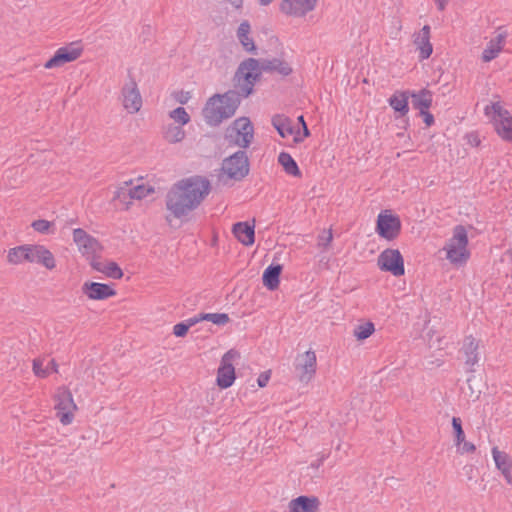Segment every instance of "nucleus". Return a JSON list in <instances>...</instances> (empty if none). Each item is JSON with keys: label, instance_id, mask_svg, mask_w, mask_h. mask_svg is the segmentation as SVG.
Listing matches in <instances>:
<instances>
[{"label": "nucleus", "instance_id": "9d476101", "mask_svg": "<svg viewBox=\"0 0 512 512\" xmlns=\"http://www.w3.org/2000/svg\"><path fill=\"white\" fill-rule=\"evenodd\" d=\"M377 266L383 272H389L395 277L405 274L404 258L398 249L387 248L377 259Z\"/></svg>", "mask_w": 512, "mask_h": 512}, {"label": "nucleus", "instance_id": "c85d7f7f", "mask_svg": "<svg viewBox=\"0 0 512 512\" xmlns=\"http://www.w3.org/2000/svg\"><path fill=\"white\" fill-rule=\"evenodd\" d=\"M278 163L282 166L283 170L291 176L301 177L302 172L294 160V158L287 152H281L278 155Z\"/></svg>", "mask_w": 512, "mask_h": 512}, {"label": "nucleus", "instance_id": "cd10ccee", "mask_svg": "<svg viewBox=\"0 0 512 512\" xmlns=\"http://www.w3.org/2000/svg\"><path fill=\"white\" fill-rule=\"evenodd\" d=\"M250 30V23L247 20H244L240 23L237 29V37L245 51L256 55L257 47L254 43V40L251 37H249Z\"/></svg>", "mask_w": 512, "mask_h": 512}, {"label": "nucleus", "instance_id": "09e8293b", "mask_svg": "<svg viewBox=\"0 0 512 512\" xmlns=\"http://www.w3.org/2000/svg\"><path fill=\"white\" fill-rule=\"evenodd\" d=\"M190 98H191L190 92L181 90V91H178L175 93L176 101L182 105L186 104Z\"/></svg>", "mask_w": 512, "mask_h": 512}, {"label": "nucleus", "instance_id": "423d86ee", "mask_svg": "<svg viewBox=\"0 0 512 512\" xmlns=\"http://www.w3.org/2000/svg\"><path fill=\"white\" fill-rule=\"evenodd\" d=\"M225 139L229 146H238L247 149L254 139V127L248 117L242 116L235 119L225 131Z\"/></svg>", "mask_w": 512, "mask_h": 512}, {"label": "nucleus", "instance_id": "4c0bfd02", "mask_svg": "<svg viewBox=\"0 0 512 512\" xmlns=\"http://www.w3.org/2000/svg\"><path fill=\"white\" fill-rule=\"evenodd\" d=\"M196 324V320L189 318L186 321H181L174 325L173 327V334L176 337L183 338L187 335L190 327L194 326Z\"/></svg>", "mask_w": 512, "mask_h": 512}, {"label": "nucleus", "instance_id": "4d7b16f0", "mask_svg": "<svg viewBox=\"0 0 512 512\" xmlns=\"http://www.w3.org/2000/svg\"><path fill=\"white\" fill-rule=\"evenodd\" d=\"M233 7L239 9L243 5V0H227Z\"/></svg>", "mask_w": 512, "mask_h": 512}, {"label": "nucleus", "instance_id": "9b49d317", "mask_svg": "<svg viewBox=\"0 0 512 512\" xmlns=\"http://www.w3.org/2000/svg\"><path fill=\"white\" fill-rule=\"evenodd\" d=\"M83 53V47L80 42H71L58 48L52 57L45 63L44 68L53 69L77 60Z\"/></svg>", "mask_w": 512, "mask_h": 512}, {"label": "nucleus", "instance_id": "6ab92c4d", "mask_svg": "<svg viewBox=\"0 0 512 512\" xmlns=\"http://www.w3.org/2000/svg\"><path fill=\"white\" fill-rule=\"evenodd\" d=\"M410 90H396L388 99L390 107L395 113V118H403L409 112Z\"/></svg>", "mask_w": 512, "mask_h": 512}, {"label": "nucleus", "instance_id": "e2e57ef3", "mask_svg": "<svg viewBox=\"0 0 512 512\" xmlns=\"http://www.w3.org/2000/svg\"><path fill=\"white\" fill-rule=\"evenodd\" d=\"M397 136H398V137H403V136H404V134H403V133H397Z\"/></svg>", "mask_w": 512, "mask_h": 512}, {"label": "nucleus", "instance_id": "5701e85b", "mask_svg": "<svg viewBox=\"0 0 512 512\" xmlns=\"http://www.w3.org/2000/svg\"><path fill=\"white\" fill-rule=\"evenodd\" d=\"M235 238L245 246H251L255 242V225L248 221L236 222L232 226Z\"/></svg>", "mask_w": 512, "mask_h": 512}, {"label": "nucleus", "instance_id": "79ce46f5", "mask_svg": "<svg viewBox=\"0 0 512 512\" xmlns=\"http://www.w3.org/2000/svg\"><path fill=\"white\" fill-rule=\"evenodd\" d=\"M332 240H333L332 230L331 229L323 230L318 235V246L323 247V248H327V247H329V245L332 242Z\"/></svg>", "mask_w": 512, "mask_h": 512}, {"label": "nucleus", "instance_id": "ea45409f", "mask_svg": "<svg viewBox=\"0 0 512 512\" xmlns=\"http://www.w3.org/2000/svg\"><path fill=\"white\" fill-rule=\"evenodd\" d=\"M132 196L131 198L141 200L148 195L154 193V188L151 186H146L144 184H140L131 188Z\"/></svg>", "mask_w": 512, "mask_h": 512}, {"label": "nucleus", "instance_id": "f3484780", "mask_svg": "<svg viewBox=\"0 0 512 512\" xmlns=\"http://www.w3.org/2000/svg\"><path fill=\"white\" fill-rule=\"evenodd\" d=\"M213 103L214 104H210L209 98L205 107L203 108L202 114L205 122L209 126L216 127L220 125L223 120L232 117V115L227 112V109L222 102Z\"/></svg>", "mask_w": 512, "mask_h": 512}, {"label": "nucleus", "instance_id": "58836bf2", "mask_svg": "<svg viewBox=\"0 0 512 512\" xmlns=\"http://www.w3.org/2000/svg\"><path fill=\"white\" fill-rule=\"evenodd\" d=\"M169 116L175 122H178L181 126L188 124L191 119L190 115L183 107H177L173 109L172 111H170Z\"/></svg>", "mask_w": 512, "mask_h": 512}, {"label": "nucleus", "instance_id": "b1692460", "mask_svg": "<svg viewBox=\"0 0 512 512\" xmlns=\"http://www.w3.org/2000/svg\"><path fill=\"white\" fill-rule=\"evenodd\" d=\"M283 271V265L274 261L264 270L262 274V283L269 291H275L279 288L280 277Z\"/></svg>", "mask_w": 512, "mask_h": 512}, {"label": "nucleus", "instance_id": "a878e982", "mask_svg": "<svg viewBox=\"0 0 512 512\" xmlns=\"http://www.w3.org/2000/svg\"><path fill=\"white\" fill-rule=\"evenodd\" d=\"M507 37V32L499 33L495 38H492L487 47L483 50L481 59L483 62H490L495 59L503 49V44Z\"/></svg>", "mask_w": 512, "mask_h": 512}, {"label": "nucleus", "instance_id": "393cba45", "mask_svg": "<svg viewBox=\"0 0 512 512\" xmlns=\"http://www.w3.org/2000/svg\"><path fill=\"white\" fill-rule=\"evenodd\" d=\"M412 107L419 112L429 110L432 106L433 93L427 88H422L419 91L410 90Z\"/></svg>", "mask_w": 512, "mask_h": 512}, {"label": "nucleus", "instance_id": "f03ea898", "mask_svg": "<svg viewBox=\"0 0 512 512\" xmlns=\"http://www.w3.org/2000/svg\"><path fill=\"white\" fill-rule=\"evenodd\" d=\"M246 71V82L249 84L245 92L247 94L254 93L255 84L261 79L262 72H277L283 77L289 76L293 69L288 62L283 59L273 58L269 59H256L247 58L239 64V74Z\"/></svg>", "mask_w": 512, "mask_h": 512}, {"label": "nucleus", "instance_id": "0eeeda50", "mask_svg": "<svg viewBox=\"0 0 512 512\" xmlns=\"http://www.w3.org/2000/svg\"><path fill=\"white\" fill-rule=\"evenodd\" d=\"M245 76L246 71H242V73L239 74L238 67L234 75V81L236 82L235 87H237L238 90H228L224 94H214L210 97V104H214L213 102H222L227 112L233 116L241 103V98H248L251 95L245 92L247 86H249Z\"/></svg>", "mask_w": 512, "mask_h": 512}, {"label": "nucleus", "instance_id": "e433bc0d", "mask_svg": "<svg viewBox=\"0 0 512 512\" xmlns=\"http://www.w3.org/2000/svg\"><path fill=\"white\" fill-rule=\"evenodd\" d=\"M102 273L105 274L107 277L116 280L121 279L124 275L121 267L114 261H109L105 265L104 270H102Z\"/></svg>", "mask_w": 512, "mask_h": 512}, {"label": "nucleus", "instance_id": "864d4df0", "mask_svg": "<svg viewBox=\"0 0 512 512\" xmlns=\"http://www.w3.org/2000/svg\"><path fill=\"white\" fill-rule=\"evenodd\" d=\"M45 369L50 372H58V364L54 359H51Z\"/></svg>", "mask_w": 512, "mask_h": 512}, {"label": "nucleus", "instance_id": "37998d69", "mask_svg": "<svg viewBox=\"0 0 512 512\" xmlns=\"http://www.w3.org/2000/svg\"><path fill=\"white\" fill-rule=\"evenodd\" d=\"M33 372L40 378H45L49 375L48 369L43 368V362L40 359L33 360Z\"/></svg>", "mask_w": 512, "mask_h": 512}, {"label": "nucleus", "instance_id": "f704fd0d", "mask_svg": "<svg viewBox=\"0 0 512 512\" xmlns=\"http://www.w3.org/2000/svg\"><path fill=\"white\" fill-rule=\"evenodd\" d=\"M31 227L38 233L49 235L54 234V222L45 219L34 220L31 223Z\"/></svg>", "mask_w": 512, "mask_h": 512}, {"label": "nucleus", "instance_id": "6e6552de", "mask_svg": "<svg viewBox=\"0 0 512 512\" xmlns=\"http://www.w3.org/2000/svg\"><path fill=\"white\" fill-rule=\"evenodd\" d=\"M402 230L400 217L391 210L381 211L376 219L375 231L377 235L386 241L397 239Z\"/></svg>", "mask_w": 512, "mask_h": 512}, {"label": "nucleus", "instance_id": "8fccbe9b", "mask_svg": "<svg viewBox=\"0 0 512 512\" xmlns=\"http://www.w3.org/2000/svg\"><path fill=\"white\" fill-rule=\"evenodd\" d=\"M270 377H271V371L270 370L262 372L259 375V377L257 378L258 386L261 387V388L265 387L268 384V381H269Z\"/></svg>", "mask_w": 512, "mask_h": 512}, {"label": "nucleus", "instance_id": "c9c22d12", "mask_svg": "<svg viewBox=\"0 0 512 512\" xmlns=\"http://www.w3.org/2000/svg\"><path fill=\"white\" fill-rule=\"evenodd\" d=\"M452 428L454 435V442L457 447H459L465 439V432L462 427V420L459 417H452Z\"/></svg>", "mask_w": 512, "mask_h": 512}, {"label": "nucleus", "instance_id": "680f3d73", "mask_svg": "<svg viewBox=\"0 0 512 512\" xmlns=\"http://www.w3.org/2000/svg\"><path fill=\"white\" fill-rule=\"evenodd\" d=\"M298 120H299V122H301V123L303 124V121H305V120H304V116H303V115H300V116L298 117Z\"/></svg>", "mask_w": 512, "mask_h": 512}, {"label": "nucleus", "instance_id": "7c9ffc66", "mask_svg": "<svg viewBox=\"0 0 512 512\" xmlns=\"http://www.w3.org/2000/svg\"><path fill=\"white\" fill-rule=\"evenodd\" d=\"M185 135L186 133L181 125L168 124L163 131L164 139L171 144L181 142Z\"/></svg>", "mask_w": 512, "mask_h": 512}, {"label": "nucleus", "instance_id": "c756f323", "mask_svg": "<svg viewBox=\"0 0 512 512\" xmlns=\"http://www.w3.org/2000/svg\"><path fill=\"white\" fill-rule=\"evenodd\" d=\"M478 343L476 340L472 337H466L463 345V352L466 356L465 363L469 366H473L475 363L478 362Z\"/></svg>", "mask_w": 512, "mask_h": 512}, {"label": "nucleus", "instance_id": "ddd939ff", "mask_svg": "<svg viewBox=\"0 0 512 512\" xmlns=\"http://www.w3.org/2000/svg\"><path fill=\"white\" fill-rule=\"evenodd\" d=\"M129 81L122 88L123 106L130 113H136L142 106V98L137 83L128 71Z\"/></svg>", "mask_w": 512, "mask_h": 512}, {"label": "nucleus", "instance_id": "dca6fc26", "mask_svg": "<svg viewBox=\"0 0 512 512\" xmlns=\"http://www.w3.org/2000/svg\"><path fill=\"white\" fill-rule=\"evenodd\" d=\"M114 284H105L94 281H86L82 287V293L90 300H106L117 294Z\"/></svg>", "mask_w": 512, "mask_h": 512}, {"label": "nucleus", "instance_id": "2eb2a0df", "mask_svg": "<svg viewBox=\"0 0 512 512\" xmlns=\"http://www.w3.org/2000/svg\"><path fill=\"white\" fill-rule=\"evenodd\" d=\"M73 241L78 246L82 255L86 256L87 259L90 258L91 254H97V252L103 249L101 243L82 228L73 230Z\"/></svg>", "mask_w": 512, "mask_h": 512}, {"label": "nucleus", "instance_id": "473e14b6", "mask_svg": "<svg viewBox=\"0 0 512 512\" xmlns=\"http://www.w3.org/2000/svg\"><path fill=\"white\" fill-rule=\"evenodd\" d=\"M125 186L120 187L114 194L113 200H119L120 202L126 205V209L129 208V205L132 204L131 198L132 192L130 185L132 184V180L124 182Z\"/></svg>", "mask_w": 512, "mask_h": 512}, {"label": "nucleus", "instance_id": "49530a36", "mask_svg": "<svg viewBox=\"0 0 512 512\" xmlns=\"http://www.w3.org/2000/svg\"><path fill=\"white\" fill-rule=\"evenodd\" d=\"M419 116L422 117L423 122L427 127H430L435 123V118L429 110L419 112Z\"/></svg>", "mask_w": 512, "mask_h": 512}, {"label": "nucleus", "instance_id": "7ed1b4c3", "mask_svg": "<svg viewBox=\"0 0 512 512\" xmlns=\"http://www.w3.org/2000/svg\"><path fill=\"white\" fill-rule=\"evenodd\" d=\"M7 261L10 264L18 265L23 262L36 263L48 270L56 267V260L53 253L44 245L24 244L9 249Z\"/></svg>", "mask_w": 512, "mask_h": 512}, {"label": "nucleus", "instance_id": "0e129e2a", "mask_svg": "<svg viewBox=\"0 0 512 512\" xmlns=\"http://www.w3.org/2000/svg\"><path fill=\"white\" fill-rule=\"evenodd\" d=\"M166 221L170 222L169 215L166 216Z\"/></svg>", "mask_w": 512, "mask_h": 512}, {"label": "nucleus", "instance_id": "603ef678", "mask_svg": "<svg viewBox=\"0 0 512 512\" xmlns=\"http://www.w3.org/2000/svg\"><path fill=\"white\" fill-rule=\"evenodd\" d=\"M213 315H214V313H200L199 315L192 317V319L196 320V324L203 320L212 322Z\"/></svg>", "mask_w": 512, "mask_h": 512}, {"label": "nucleus", "instance_id": "1a4fd4ad", "mask_svg": "<svg viewBox=\"0 0 512 512\" xmlns=\"http://www.w3.org/2000/svg\"><path fill=\"white\" fill-rule=\"evenodd\" d=\"M236 358H240L236 349H230L222 356L216 377V384L220 389L230 388L234 384L236 372L231 361Z\"/></svg>", "mask_w": 512, "mask_h": 512}, {"label": "nucleus", "instance_id": "412c9836", "mask_svg": "<svg viewBox=\"0 0 512 512\" xmlns=\"http://www.w3.org/2000/svg\"><path fill=\"white\" fill-rule=\"evenodd\" d=\"M320 501L316 496L301 495L292 499L289 504V512H318Z\"/></svg>", "mask_w": 512, "mask_h": 512}, {"label": "nucleus", "instance_id": "a211bd4d", "mask_svg": "<svg viewBox=\"0 0 512 512\" xmlns=\"http://www.w3.org/2000/svg\"><path fill=\"white\" fill-rule=\"evenodd\" d=\"M317 0H282L280 11L289 16L301 17L315 9Z\"/></svg>", "mask_w": 512, "mask_h": 512}, {"label": "nucleus", "instance_id": "f257e3e1", "mask_svg": "<svg viewBox=\"0 0 512 512\" xmlns=\"http://www.w3.org/2000/svg\"><path fill=\"white\" fill-rule=\"evenodd\" d=\"M211 191L210 181L200 175L183 178L172 185L166 194V209L176 219H183L195 210Z\"/></svg>", "mask_w": 512, "mask_h": 512}, {"label": "nucleus", "instance_id": "13d9d810", "mask_svg": "<svg viewBox=\"0 0 512 512\" xmlns=\"http://www.w3.org/2000/svg\"><path fill=\"white\" fill-rule=\"evenodd\" d=\"M310 136V130L307 127V124L305 121H303V137H309Z\"/></svg>", "mask_w": 512, "mask_h": 512}, {"label": "nucleus", "instance_id": "3c124183", "mask_svg": "<svg viewBox=\"0 0 512 512\" xmlns=\"http://www.w3.org/2000/svg\"><path fill=\"white\" fill-rule=\"evenodd\" d=\"M468 143L473 147H478L481 143L479 136L476 132H471L466 135Z\"/></svg>", "mask_w": 512, "mask_h": 512}, {"label": "nucleus", "instance_id": "a19ab883", "mask_svg": "<svg viewBox=\"0 0 512 512\" xmlns=\"http://www.w3.org/2000/svg\"><path fill=\"white\" fill-rule=\"evenodd\" d=\"M491 113L493 114V117L501 118L505 115H509L510 112L503 108L499 102H494L485 107V114L490 115Z\"/></svg>", "mask_w": 512, "mask_h": 512}, {"label": "nucleus", "instance_id": "f8f14e48", "mask_svg": "<svg viewBox=\"0 0 512 512\" xmlns=\"http://www.w3.org/2000/svg\"><path fill=\"white\" fill-rule=\"evenodd\" d=\"M54 398L56 416L63 425L71 424L74 419V411L77 409L72 393L67 388H61Z\"/></svg>", "mask_w": 512, "mask_h": 512}, {"label": "nucleus", "instance_id": "39448f33", "mask_svg": "<svg viewBox=\"0 0 512 512\" xmlns=\"http://www.w3.org/2000/svg\"><path fill=\"white\" fill-rule=\"evenodd\" d=\"M468 244L469 239L465 226L456 225L453 228V236L443 248L446 251V258L456 266L465 264L471 255L467 248Z\"/></svg>", "mask_w": 512, "mask_h": 512}, {"label": "nucleus", "instance_id": "bb28decb", "mask_svg": "<svg viewBox=\"0 0 512 512\" xmlns=\"http://www.w3.org/2000/svg\"><path fill=\"white\" fill-rule=\"evenodd\" d=\"M493 126L497 134L507 142H512V115H505L501 118L492 117Z\"/></svg>", "mask_w": 512, "mask_h": 512}, {"label": "nucleus", "instance_id": "aec40b11", "mask_svg": "<svg viewBox=\"0 0 512 512\" xmlns=\"http://www.w3.org/2000/svg\"><path fill=\"white\" fill-rule=\"evenodd\" d=\"M271 123L280 137L286 138L289 135L295 134V143H299L303 140V138L299 136V130L295 132V127L292 125L291 119L284 114H275L271 119Z\"/></svg>", "mask_w": 512, "mask_h": 512}, {"label": "nucleus", "instance_id": "a18cd8bd", "mask_svg": "<svg viewBox=\"0 0 512 512\" xmlns=\"http://www.w3.org/2000/svg\"><path fill=\"white\" fill-rule=\"evenodd\" d=\"M99 258H100V256H97L96 254H91L90 258L88 260H89L91 267L94 270L102 273V270H104L105 265H103L101 262L98 261Z\"/></svg>", "mask_w": 512, "mask_h": 512}, {"label": "nucleus", "instance_id": "c03bdc74", "mask_svg": "<svg viewBox=\"0 0 512 512\" xmlns=\"http://www.w3.org/2000/svg\"><path fill=\"white\" fill-rule=\"evenodd\" d=\"M230 321L227 313H214L212 323L218 326L227 324Z\"/></svg>", "mask_w": 512, "mask_h": 512}, {"label": "nucleus", "instance_id": "72a5a7b5", "mask_svg": "<svg viewBox=\"0 0 512 512\" xmlns=\"http://www.w3.org/2000/svg\"><path fill=\"white\" fill-rule=\"evenodd\" d=\"M375 331V325L371 321L359 324L355 327L353 335L358 341H363L369 338Z\"/></svg>", "mask_w": 512, "mask_h": 512}, {"label": "nucleus", "instance_id": "20e7f679", "mask_svg": "<svg viewBox=\"0 0 512 512\" xmlns=\"http://www.w3.org/2000/svg\"><path fill=\"white\" fill-rule=\"evenodd\" d=\"M250 172V161L245 150H237L224 158L217 174L218 183L223 186H232L231 181L241 182Z\"/></svg>", "mask_w": 512, "mask_h": 512}, {"label": "nucleus", "instance_id": "de8ad7c7", "mask_svg": "<svg viewBox=\"0 0 512 512\" xmlns=\"http://www.w3.org/2000/svg\"><path fill=\"white\" fill-rule=\"evenodd\" d=\"M457 448L460 454L473 453L476 450V446L472 442L466 441L465 439L464 442H462V447L460 445Z\"/></svg>", "mask_w": 512, "mask_h": 512}, {"label": "nucleus", "instance_id": "4be33fe9", "mask_svg": "<svg viewBox=\"0 0 512 512\" xmlns=\"http://www.w3.org/2000/svg\"><path fill=\"white\" fill-rule=\"evenodd\" d=\"M430 31V26L424 25L414 39V44L419 50L420 61L428 59L433 52V45L430 42Z\"/></svg>", "mask_w": 512, "mask_h": 512}, {"label": "nucleus", "instance_id": "6e6d98bb", "mask_svg": "<svg viewBox=\"0 0 512 512\" xmlns=\"http://www.w3.org/2000/svg\"><path fill=\"white\" fill-rule=\"evenodd\" d=\"M502 475L504 476V478L508 484H512L511 470H506V471L502 472Z\"/></svg>", "mask_w": 512, "mask_h": 512}, {"label": "nucleus", "instance_id": "2f4dec72", "mask_svg": "<svg viewBox=\"0 0 512 512\" xmlns=\"http://www.w3.org/2000/svg\"><path fill=\"white\" fill-rule=\"evenodd\" d=\"M492 454H493L496 468L499 471H501V473L506 470H511L512 461H511L510 456L506 452L500 451L498 449V447H493Z\"/></svg>", "mask_w": 512, "mask_h": 512}, {"label": "nucleus", "instance_id": "bf43d9fd", "mask_svg": "<svg viewBox=\"0 0 512 512\" xmlns=\"http://www.w3.org/2000/svg\"><path fill=\"white\" fill-rule=\"evenodd\" d=\"M260 5L266 6L270 4L273 0H258Z\"/></svg>", "mask_w": 512, "mask_h": 512}, {"label": "nucleus", "instance_id": "052dcab7", "mask_svg": "<svg viewBox=\"0 0 512 512\" xmlns=\"http://www.w3.org/2000/svg\"><path fill=\"white\" fill-rule=\"evenodd\" d=\"M403 123H404L403 128H404V129H407V127L409 126V120H408V119H404V120H403Z\"/></svg>", "mask_w": 512, "mask_h": 512}, {"label": "nucleus", "instance_id": "4468645a", "mask_svg": "<svg viewBox=\"0 0 512 512\" xmlns=\"http://www.w3.org/2000/svg\"><path fill=\"white\" fill-rule=\"evenodd\" d=\"M317 359L316 354L312 350L299 355L296 358L295 369L298 372L299 380L308 383L316 373Z\"/></svg>", "mask_w": 512, "mask_h": 512}, {"label": "nucleus", "instance_id": "5fc2aeb1", "mask_svg": "<svg viewBox=\"0 0 512 512\" xmlns=\"http://www.w3.org/2000/svg\"><path fill=\"white\" fill-rule=\"evenodd\" d=\"M439 11H443L448 4L449 0H435Z\"/></svg>", "mask_w": 512, "mask_h": 512}]
</instances>
